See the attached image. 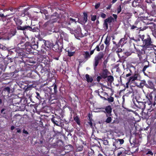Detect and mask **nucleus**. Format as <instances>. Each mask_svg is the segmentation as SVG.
Listing matches in <instances>:
<instances>
[{
    "label": "nucleus",
    "instance_id": "obj_23",
    "mask_svg": "<svg viewBox=\"0 0 156 156\" xmlns=\"http://www.w3.org/2000/svg\"><path fill=\"white\" fill-rule=\"evenodd\" d=\"M60 34H60L58 33H55V34H53V38L56 41H55V44L56 46H57V47H58V41H59L60 39L59 38V34Z\"/></svg>",
    "mask_w": 156,
    "mask_h": 156
},
{
    "label": "nucleus",
    "instance_id": "obj_45",
    "mask_svg": "<svg viewBox=\"0 0 156 156\" xmlns=\"http://www.w3.org/2000/svg\"><path fill=\"white\" fill-rule=\"evenodd\" d=\"M0 65L1 66H0V70H2L3 71H4L5 70V69L6 68V66L5 65V64L3 65V63L2 62L0 64Z\"/></svg>",
    "mask_w": 156,
    "mask_h": 156
},
{
    "label": "nucleus",
    "instance_id": "obj_18",
    "mask_svg": "<svg viewBox=\"0 0 156 156\" xmlns=\"http://www.w3.org/2000/svg\"><path fill=\"white\" fill-rule=\"evenodd\" d=\"M105 111H104V112L106 113L107 114L106 115V116L108 117V116H110L112 115L111 113L112 112V108L111 107L110 105H108L105 108Z\"/></svg>",
    "mask_w": 156,
    "mask_h": 156
},
{
    "label": "nucleus",
    "instance_id": "obj_36",
    "mask_svg": "<svg viewBox=\"0 0 156 156\" xmlns=\"http://www.w3.org/2000/svg\"><path fill=\"white\" fill-rule=\"evenodd\" d=\"M18 108L17 109L20 111H24L25 109V106L24 104H21L20 106H16Z\"/></svg>",
    "mask_w": 156,
    "mask_h": 156
},
{
    "label": "nucleus",
    "instance_id": "obj_10",
    "mask_svg": "<svg viewBox=\"0 0 156 156\" xmlns=\"http://www.w3.org/2000/svg\"><path fill=\"white\" fill-rule=\"evenodd\" d=\"M48 89L49 93L52 95L56 94L58 92L57 86L55 83L48 87Z\"/></svg>",
    "mask_w": 156,
    "mask_h": 156
},
{
    "label": "nucleus",
    "instance_id": "obj_38",
    "mask_svg": "<svg viewBox=\"0 0 156 156\" xmlns=\"http://www.w3.org/2000/svg\"><path fill=\"white\" fill-rule=\"evenodd\" d=\"M147 49L145 48H143L141 50H139L138 51V55H144L145 54L146 51Z\"/></svg>",
    "mask_w": 156,
    "mask_h": 156
},
{
    "label": "nucleus",
    "instance_id": "obj_22",
    "mask_svg": "<svg viewBox=\"0 0 156 156\" xmlns=\"http://www.w3.org/2000/svg\"><path fill=\"white\" fill-rule=\"evenodd\" d=\"M139 0H135L132 3V6L133 7H136L138 6H140V7L144 11L145 9V7L140 5L139 2H138Z\"/></svg>",
    "mask_w": 156,
    "mask_h": 156
},
{
    "label": "nucleus",
    "instance_id": "obj_40",
    "mask_svg": "<svg viewBox=\"0 0 156 156\" xmlns=\"http://www.w3.org/2000/svg\"><path fill=\"white\" fill-rule=\"evenodd\" d=\"M74 120L79 126L80 125V120L78 116H76L74 117Z\"/></svg>",
    "mask_w": 156,
    "mask_h": 156
},
{
    "label": "nucleus",
    "instance_id": "obj_4",
    "mask_svg": "<svg viewBox=\"0 0 156 156\" xmlns=\"http://www.w3.org/2000/svg\"><path fill=\"white\" fill-rule=\"evenodd\" d=\"M41 41L39 40H36L35 39H34L32 42L30 43L28 42L26 43L25 49L24 51L26 54H28L31 52H32V49H36L38 48V44Z\"/></svg>",
    "mask_w": 156,
    "mask_h": 156
},
{
    "label": "nucleus",
    "instance_id": "obj_44",
    "mask_svg": "<svg viewBox=\"0 0 156 156\" xmlns=\"http://www.w3.org/2000/svg\"><path fill=\"white\" fill-rule=\"evenodd\" d=\"M83 20L85 22H86L87 20V12H84L83 13Z\"/></svg>",
    "mask_w": 156,
    "mask_h": 156
},
{
    "label": "nucleus",
    "instance_id": "obj_49",
    "mask_svg": "<svg viewBox=\"0 0 156 156\" xmlns=\"http://www.w3.org/2000/svg\"><path fill=\"white\" fill-rule=\"evenodd\" d=\"M16 30L15 29L11 30L10 31V33L12 35V36L15 35L16 34Z\"/></svg>",
    "mask_w": 156,
    "mask_h": 156
},
{
    "label": "nucleus",
    "instance_id": "obj_11",
    "mask_svg": "<svg viewBox=\"0 0 156 156\" xmlns=\"http://www.w3.org/2000/svg\"><path fill=\"white\" fill-rule=\"evenodd\" d=\"M104 64L105 66L103 67V69L102 70V71L100 73V75L102 76L103 79H105L108 76V73L110 72L107 69H106V65L105 64V62H104Z\"/></svg>",
    "mask_w": 156,
    "mask_h": 156
},
{
    "label": "nucleus",
    "instance_id": "obj_17",
    "mask_svg": "<svg viewBox=\"0 0 156 156\" xmlns=\"http://www.w3.org/2000/svg\"><path fill=\"white\" fill-rule=\"evenodd\" d=\"M60 117L59 116L55 117L53 115V117L51 119V122L55 124L57 126H59V121Z\"/></svg>",
    "mask_w": 156,
    "mask_h": 156
},
{
    "label": "nucleus",
    "instance_id": "obj_62",
    "mask_svg": "<svg viewBox=\"0 0 156 156\" xmlns=\"http://www.w3.org/2000/svg\"><path fill=\"white\" fill-rule=\"evenodd\" d=\"M100 5V3L99 2L97 4H96L95 6V8L96 9H97L98 8Z\"/></svg>",
    "mask_w": 156,
    "mask_h": 156
},
{
    "label": "nucleus",
    "instance_id": "obj_30",
    "mask_svg": "<svg viewBox=\"0 0 156 156\" xmlns=\"http://www.w3.org/2000/svg\"><path fill=\"white\" fill-rule=\"evenodd\" d=\"M123 51L122 49L120 48H118L117 50L116 51V53L117 54L119 58H121L123 56L121 55V53Z\"/></svg>",
    "mask_w": 156,
    "mask_h": 156
},
{
    "label": "nucleus",
    "instance_id": "obj_42",
    "mask_svg": "<svg viewBox=\"0 0 156 156\" xmlns=\"http://www.w3.org/2000/svg\"><path fill=\"white\" fill-rule=\"evenodd\" d=\"M65 149L69 150V151H72L73 149V147L71 144H69L65 147Z\"/></svg>",
    "mask_w": 156,
    "mask_h": 156
},
{
    "label": "nucleus",
    "instance_id": "obj_37",
    "mask_svg": "<svg viewBox=\"0 0 156 156\" xmlns=\"http://www.w3.org/2000/svg\"><path fill=\"white\" fill-rule=\"evenodd\" d=\"M144 62H147V65H146L145 66H144V68H143V69L142 71H143V72L144 73V75H146V73H145V71L146 70V69L149 66V62H148V61H147V60H145V61Z\"/></svg>",
    "mask_w": 156,
    "mask_h": 156
},
{
    "label": "nucleus",
    "instance_id": "obj_27",
    "mask_svg": "<svg viewBox=\"0 0 156 156\" xmlns=\"http://www.w3.org/2000/svg\"><path fill=\"white\" fill-rule=\"evenodd\" d=\"M17 50L15 48H13L11 49L8 51V55H12V54H16V56H17V57H18V53H17Z\"/></svg>",
    "mask_w": 156,
    "mask_h": 156
},
{
    "label": "nucleus",
    "instance_id": "obj_32",
    "mask_svg": "<svg viewBox=\"0 0 156 156\" xmlns=\"http://www.w3.org/2000/svg\"><path fill=\"white\" fill-rule=\"evenodd\" d=\"M134 104L136 105L137 106V107L140 108H144L145 107V102H138V104H139V105H136V104L133 102Z\"/></svg>",
    "mask_w": 156,
    "mask_h": 156
},
{
    "label": "nucleus",
    "instance_id": "obj_15",
    "mask_svg": "<svg viewBox=\"0 0 156 156\" xmlns=\"http://www.w3.org/2000/svg\"><path fill=\"white\" fill-rule=\"evenodd\" d=\"M113 20H114V18L111 16H110L108 18L104 20L103 24L104 27H105L106 29H107L108 27V23H111L112 21H113Z\"/></svg>",
    "mask_w": 156,
    "mask_h": 156
},
{
    "label": "nucleus",
    "instance_id": "obj_7",
    "mask_svg": "<svg viewBox=\"0 0 156 156\" xmlns=\"http://www.w3.org/2000/svg\"><path fill=\"white\" fill-rule=\"evenodd\" d=\"M28 76L34 79L38 80L41 76L40 75L36 70L33 71L31 73H28Z\"/></svg>",
    "mask_w": 156,
    "mask_h": 156
},
{
    "label": "nucleus",
    "instance_id": "obj_59",
    "mask_svg": "<svg viewBox=\"0 0 156 156\" xmlns=\"http://www.w3.org/2000/svg\"><path fill=\"white\" fill-rule=\"evenodd\" d=\"M119 123V121L117 119H116L113 120V122L111 123L112 124H117Z\"/></svg>",
    "mask_w": 156,
    "mask_h": 156
},
{
    "label": "nucleus",
    "instance_id": "obj_63",
    "mask_svg": "<svg viewBox=\"0 0 156 156\" xmlns=\"http://www.w3.org/2000/svg\"><path fill=\"white\" fill-rule=\"evenodd\" d=\"M101 17L103 18H105L106 17V15L105 14L103 13H101Z\"/></svg>",
    "mask_w": 156,
    "mask_h": 156
},
{
    "label": "nucleus",
    "instance_id": "obj_41",
    "mask_svg": "<svg viewBox=\"0 0 156 156\" xmlns=\"http://www.w3.org/2000/svg\"><path fill=\"white\" fill-rule=\"evenodd\" d=\"M9 15H6L5 16L4 15L3 13H2L1 12H0V18L2 19V20L3 21H4L6 17H7L8 16H9Z\"/></svg>",
    "mask_w": 156,
    "mask_h": 156
},
{
    "label": "nucleus",
    "instance_id": "obj_8",
    "mask_svg": "<svg viewBox=\"0 0 156 156\" xmlns=\"http://www.w3.org/2000/svg\"><path fill=\"white\" fill-rule=\"evenodd\" d=\"M141 22H139L137 23H135L134 24V25H130L131 27L130 29L131 30H133L136 28V30H139V31H144V30H145L147 28V27H140L139 25H141Z\"/></svg>",
    "mask_w": 156,
    "mask_h": 156
},
{
    "label": "nucleus",
    "instance_id": "obj_60",
    "mask_svg": "<svg viewBox=\"0 0 156 156\" xmlns=\"http://www.w3.org/2000/svg\"><path fill=\"white\" fill-rule=\"evenodd\" d=\"M61 143L62 144L63 143V142L61 140H58L57 141L56 143V144L57 145V146H61V144H60V145L58 144L59 143Z\"/></svg>",
    "mask_w": 156,
    "mask_h": 156
},
{
    "label": "nucleus",
    "instance_id": "obj_52",
    "mask_svg": "<svg viewBox=\"0 0 156 156\" xmlns=\"http://www.w3.org/2000/svg\"><path fill=\"white\" fill-rule=\"evenodd\" d=\"M117 140H118L120 146L124 143V140L123 139H117Z\"/></svg>",
    "mask_w": 156,
    "mask_h": 156
},
{
    "label": "nucleus",
    "instance_id": "obj_53",
    "mask_svg": "<svg viewBox=\"0 0 156 156\" xmlns=\"http://www.w3.org/2000/svg\"><path fill=\"white\" fill-rule=\"evenodd\" d=\"M36 98H37L39 100H41V98L39 94L37 92H36Z\"/></svg>",
    "mask_w": 156,
    "mask_h": 156
},
{
    "label": "nucleus",
    "instance_id": "obj_35",
    "mask_svg": "<svg viewBox=\"0 0 156 156\" xmlns=\"http://www.w3.org/2000/svg\"><path fill=\"white\" fill-rule=\"evenodd\" d=\"M146 84V83L145 80H141L139 84L138 85V86L140 88H142L144 87V86H145Z\"/></svg>",
    "mask_w": 156,
    "mask_h": 156
},
{
    "label": "nucleus",
    "instance_id": "obj_16",
    "mask_svg": "<svg viewBox=\"0 0 156 156\" xmlns=\"http://www.w3.org/2000/svg\"><path fill=\"white\" fill-rule=\"evenodd\" d=\"M146 97L149 101V103H148L149 105L152 104H153L154 105H155V101H154V99L153 100L152 95L151 93L147 94Z\"/></svg>",
    "mask_w": 156,
    "mask_h": 156
},
{
    "label": "nucleus",
    "instance_id": "obj_56",
    "mask_svg": "<svg viewBox=\"0 0 156 156\" xmlns=\"http://www.w3.org/2000/svg\"><path fill=\"white\" fill-rule=\"evenodd\" d=\"M112 15L114 18V20H113V22H116L117 21V15L115 14H113Z\"/></svg>",
    "mask_w": 156,
    "mask_h": 156
},
{
    "label": "nucleus",
    "instance_id": "obj_1",
    "mask_svg": "<svg viewBox=\"0 0 156 156\" xmlns=\"http://www.w3.org/2000/svg\"><path fill=\"white\" fill-rule=\"evenodd\" d=\"M138 36L142 41L143 48L148 50H156V46L153 44V41L149 35L148 34L142 35L139 34Z\"/></svg>",
    "mask_w": 156,
    "mask_h": 156
},
{
    "label": "nucleus",
    "instance_id": "obj_19",
    "mask_svg": "<svg viewBox=\"0 0 156 156\" xmlns=\"http://www.w3.org/2000/svg\"><path fill=\"white\" fill-rule=\"evenodd\" d=\"M21 101V99L18 97V96H17V98H14L12 100L13 105L14 106H16L17 104L19 105Z\"/></svg>",
    "mask_w": 156,
    "mask_h": 156
},
{
    "label": "nucleus",
    "instance_id": "obj_39",
    "mask_svg": "<svg viewBox=\"0 0 156 156\" xmlns=\"http://www.w3.org/2000/svg\"><path fill=\"white\" fill-rule=\"evenodd\" d=\"M113 43L115 46L113 47L112 48V51H116L117 48H119L120 47L118 46V44L116 43V42L115 41H113Z\"/></svg>",
    "mask_w": 156,
    "mask_h": 156
},
{
    "label": "nucleus",
    "instance_id": "obj_55",
    "mask_svg": "<svg viewBox=\"0 0 156 156\" xmlns=\"http://www.w3.org/2000/svg\"><path fill=\"white\" fill-rule=\"evenodd\" d=\"M103 144L105 145H108V142L106 139H104L103 141Z\"/></svg>",
    "mask_w": 156,
    "mask_h": 156
},
{
    "label": "nucleus",
    "instance_id": "obj_13",
    "mask_svg": "<svg viewBox=\"0 0 156 156\" xmlns=\"http://www.w3.org/2000/svg\"><path fill=\"white\" fill-rule=\"evenodd\" d=\"M53 23L48 21L46 22L43 25L44 28L48 30H50L54 27Z\"/></svg>",
    "mask_w": 156,
    "mask_h": 156
},
{
    "label": "nucleus",
    "instance_id": "obj_50",
    "mask_svg": "<svg viewBox=\"0 0 156 156\" xmlns=\"http://www.w3.org/2000/svg\"><path fill=\"white\" fill-rule=\"evenodd\" d=\"M43 139H41L39 140V141L38 142V143L40 144V147H42L43 145Z\"/></svg>",
    "mask_w": 156,
    "mask_h": 156
},
{
    "label": "nucleus",
    "instance_id": "obj_61",
    "mask_svg": "<svg viewBox=\"0 0 156 156\" xmlns=\"http://www.w3.org/2000/svg\"><path fill=\"white\" fill-rule=\"evenodd\" d=\"M92 121H93V120H89V121L88 122V123L89 124V125L91 128L93 127Z\"/></svg>",
    "mask_w": 156,
    "mask_h": 156
},
{
    "label": "nucleus",
    "instance_id": "obj_21",
    "mask_svg": "<svg viewBox=\"0 0 156 156\" xmlns=\"http://www.w3.org/2000/svg\"><path fill=\"white\" fill-rule=\"evenodd\" d=\"M148 84H147L145 85V86L147 88L153 89L154 90L155 89L154 87V85L153 83L151 81H148L147 82Z\"/></svg>",
    "mask_w": 156,
    "mask_h": 156
},
{
    "label": "nucleus",
    "instance_id": "obj_64",
    "mask_svg": "<svg viewBox=\"0 0 156 156\" xmlns=\"http://www.w3.org/2000/svg\"><path fill=\"white\" fill-rule=\"evenodd\" d=\"M94 49H95V50L96 49V50L98 51H100L101 50L99 47V45H97L96 48H94Z\"/></svg>",
    "mask_w": 156,
    "mask_h": 156
},
{
    "label": "nucleus",
    "instance_id": "obj_24",
    "mask_svg": "<svg viewBox=\"0 0 156 156\" xmlns=\"http://www.w3.org/2000/svg\"><path fill=\"white\" fill-rule=\"evenodd\" d=\"M113 146L115 147V150H117L120 148V145L119 143L118 140L116 139H115V141L113 143Z\"/></svg>",
    "mask_w": 156,
    "mask_h": 156
},
{
    "label": "nucleus",
    "instance_id": "obj_43",
    "mask_svg": "<svg viewBox=\"0 0 156 156\" xmlns=\"http://www.w3.org/2000/svg\"><path fill=\"white\" fill-rule=\"evenodd\" d=\"M62 48H61L60 49H59V48H58V50L57 51L58 52L56 53L55 54V56H56V57H59L61 55V52H62Z\"/></svg>",
    "mask_w": 156,
    "mask_h": 156
},
{
    "label": "nucleus",
    "instance_id": "obj_54",
    "mask_svg": "<svg viewBox=\"0 0 156 156\" xmlns=\"http://www.w3.org/2000/svg\"><path fill=\"white\" fill-rule=\"evenodd\" d=\"M75 156H83L84 155L83 153L80 152L75 153Z\"/></svg>",
    "mask_w": 156,
    "mask_h": 156
},
{
    "label": "nucleus",
    "instance_id": "obj_28",
    "mask_svg": "<svg viewBox=\"0 0 156 156\" xmlns=\"http://www.w3.org/2000/svg\"><path fill=\"white\" fill-rule=\"evenodd\" d=\"M88 154L89 156H98V153L94 152V151L91 149L88 150Z\"/></svg>",
    "mask_w": 156,
    "mask_h": 156
},
{
    "label": "nucleus",
    "instance_id": "obj_6",
    "mask_svg": "<svg viewBox=\"0 0 156 156\" xmlns=\"http://www.w3.org/2000/svg\"><path fill=\"white\" fill-rule=\"evenodd\" d=\"M44 44H43L44 49L46 50H49L51 48H53V44L52 42H51L49 41H46L44 40H42Z\"/></svg>",
    "mask_w": 156,
    "mask_h": 156
},
{
    "label": "nucleus",
    "instance_id": "obj_57",
    "mask_svg": "<svg viewBox=\"0 0 156 156\" xmlns=\"http://www.w3.org/2000/svg\"><path fill=\"white\" fill-rule=\"evenodd\" d=\"M83 146L82 145H80L78 147L77 149L79 151H81L83 150Z\"/></svg>",
    "mask_w": 156,
    "mask_h": 156
},
{
    "label": "nucleus",
    "instance_id": "obj_5",
    "mask_svg": "<svg viewBox=\"0 0 156 156\" xmlns=\"http://www.w3.org/2000/svg\"><path fill=\"white\" fill-rule=\"evenodd\" d=\"M104 54L103 52L101 51L96 56L94 59L93 65L94 69L95 70L100 62L104 58Z\"/></svg>",
    "mask_w": 156,
    "mask_h": 156
},
{
    "label": "nucleus",
    "instance_id": "obj_2",
    "mask_svg": "<svg viewBox=\"0 0 156 156\" xmlns=\"http://www.w3.org/2000/svg\"><path fill=\"white\" fill-rule=\"evenodd\" d=\"M26 43L24 44L23 41H21L20 43L17 44V53H18V57L15 58L14 59L15 62L17 60L18 62H22L24 61L23 58L27 57V55L25 54L24 51L25 49Z\"/></svg>",
    "mask_w": 156,
    "mask_h": 156
},
{
    "label": "nucleus",
    "instance_id": "obj_12",
    "mask_svg": "<svg viewBox=\"0 0 156 156\" xmlns=\"http://www.w3.org/2000/svg\"><path fill=\"white\" fill-rule=\"evenodd\" d=\"M141 78L140 74L137 72L135 73L132 76L129 77V82H133L135 80H140Z\"/></svg>",
    "mask_w": 156,
    "mask_h": 156
},
{
    "label": "nucleus",
    "instance_id": "obj_29",
    "mask_svg": "<svg viewBox=\"0 0 156 156\" xmlns=\"http://www.w3.org/2000/svg\"><path fill=\"white\" fill-rule=\"evenodd\" d=\"M85 77L86 80L88 83H91L93 82V80L92 77L90 76L88 74H87L85 75Z\"/></svg>",
    "mask_w": 156,
    "mask_h": 156
},
{
    "label": "nucleus",
    "instance_id": "obj_33",
    "mask_svg": "<svg viewBox=\"0 0 156 156\" xmlns=\"http://www.w3.org/2000/svg\"><path fill=\"white\" fill-rule=\"evenodd\" d=\"M85 58L87 60L90 57V55L89 53V52L87 51L84 52V54H83Z\"/></svg>",
    "mask_w": 156,
    "mask_h": 156
},
{
    "label": "nucleus",
    "instance_id": "obj_9",
    "mask_svg": "<svg viewBox=\"0 0 156 156\" xmlns=\"http://www.w3.org/2000/svg\"><path fill=\"white\" fill-rule=\"evenodd\" d=\"M60 18V15L57 12H55L50 16L49 21L54 23L58 21Z\"/></svg>",
    "mask_w": 156,
    "mask_h": 156
},
{
    "label": "nucleus",
    "instance_id": "obj_47",
    "mask_svg": "<svg viewBox=\"0 0 156 156\" xmlns=\"http://www.w3.org/2000/svg\"><path fill=\"white\" fill-rule=\"evenodd\" d=\"M112 120V118L111 117H108L106 120L105 122L107 123H109L111 122Z\"/></svg>",
    "mask_w": 156,
    "mask_h": 156
},
{
    "label": "nucleus",
    "instance_id": "obj_14",
    "mask_svg": "<svg viewBox=\"0 0 156 156\" xmlns=\"http://www.w3.org/2000/svg\"><path fill=\"white\" fill-rule=\"evenodd\" d=\"M65 50L67 52L68 56L70 57L74 56L76 53V51L74 48L72 47L67 48Z\"/></svg>",
    "mask_w": 156,
    "mask_h": 156
},
{
    "label": "nucleus",
    "instance_id": "obj_48",
    "mask_svg": "<svg viewBox=\"0 0 156 156\" xmlns=\"http://www.w3.org/2000/svg\"><path fill=\"white\" fill-rule=\"evenodd\" d=\"M103 79V78L102 77V76L100 75L98 76L96 78L97 81L99 83L100 81H102V79Z\"/></svg>",
    "mask_w": 156,
    "mask_h": 156
},
{
    "label": "nucleus",
    "instance_id": "obj_20",
    "mask_svg": "<svg viewBox=\"0 0 156 156\" xmlns=\"http://www.w3.org/2000/svg\"><path fill=\"white\" fill-rule=\"evenodd\" d=\"M114 77L111 75L108 76L106 78V81L108 83V86L111 85L113 81Z\"/></svg>",
    "mask_w": 156,
    "mask_h": 156
},
{
    "label": "nucleus",
    "instance_id": "obj_51",
    "mask_svg": "<svg viewBox=\"0 0 156 156\" xmlns=\"http://www.w3.org/2000/svg\"><path fill=\"white\" fill-rule=\"evenodd\" d=\"M117 14H119L121 11L122 9H121V5H119L118 7L117 8Z\"/></svg>",
    "mask_w": 156,
    "mask_h": 156
},
{
    "label": "nucleus",
    "instance_id": "obj_26",
    "mask_svg": "<svg viewBox=\"0 0 156 156\" xmlns=\"http://www.w3.org/2000/svg\"><path fill=\"white\" fill-rule=\"evenodd\" d=\"M40 60L41 61L39 60V61L41 62V63H44L45 66L47 65L49 63V61L48 60L45 58H44L43 56L41 57Z\"/></svg>",
    "mask_w": 156,
    "mask_h": 156
},
{
    "label": "nucleus",
    "instance_id": "obj_25",
    "mask_svg": "<svg viewBox=\"0 0 156 156\" xmlns=\"http://www.w3.org/2000/svg\"><path fill=\"white\" fill-rule=\"evenodd\" d=\"M126 40V39L124 38L121 39L118 44H117L118 46L119 47L121 46V47H122L125 44V41Z\"/></svg>",
    "mask_w": 156,
    "mask_h": 156
},
{
    "label": "nucleus",
    "instance_id": "obj_34",
    "mask_svg": "<svg viewBox=\"0 0 156 156\" xmlns=\"http://www.w3.org/2000/svg\"><path fill=\"white\" fill-rule=\"evenodd\" d=\"M3 92L4 93H6L8 95L10 93V89L9 87H7L5 88L3 90Z\"/></svg>",
    "mask_w": 156,
    "mask_h": 156
},
{
    "label": "nucleus",
    "instance_id": "obj_3",
    "mask_svg": "<svg viewBox=\"0 0 156 156\" xmlns=\"http://www.w3.org/2000/svg\"><path fill=\"white\" fill-rule=\"evenodd\" d=\"M17 26V28L18 30H29L33 32H36L38 30V28L34 26H30L25 25L23 27L20 26L23 23L22 20L20 18L15 17L13 19Z\"/></svg>",
    "mask_w": 156,
    "mask_h": 156
},
{
    "label": "nucleus",
    "instance_id": "obj_31",
    "mask_svg": "<svg viewBox=\"0 0 156 156\" xmlns=\"http://www.w3.org/2000/svg\"><path fill=\"white\" fill-rule=\"evenodd\" d=\"M111 40V38L110 37L107 36L105 39L104 41L105 44L106 45V47H108L110 45V42Z\"/></svg>",
    "mask_w": 156,
    "mask_h": 156
},
{
    "label": "nucleus",
    "instance_id": "obj_46",
    "mask_svg": "<svg viewBox=\"0 0 156 156\" xmlns=\"http://www.w3.org/2000/svg\"><path fill=\"white\" fill-rule=\"evenodd\" d=\"M107 101L109 103H111L114 101V98L113 97L110 96L107 98Z\"/></svg>",
    "mask_w": 156,
    "mask_h": 156
},
{
    "label": "nucleus",
    "instance_id": "obj_58",
    "mask_svg": "<svg viewBox=\"0 0 156 156\" xmlns=\"http://www.w3.org/2000/svg\"><path fill=\"white\" fill-rule=\"evenodd\" d=\"M97 16L96 15H93L91 16V20L92 21H94L96 19Z\"/></svg>",
    "mask_w": 156,
    "mask_h": 156
}]
</instances>
